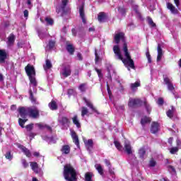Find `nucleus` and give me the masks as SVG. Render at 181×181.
Segmentation results:
<instances>
[{
  "instance_id": "nucleus-1",
  "label": "nucleus",
  "mask_w": 181,
  "mask_h": 181,
  "mask_svg": "<svg viewBox=\"0 0 181 181\" xmlns=\"http://www.w3.org/2000/svg\"><path fill=\"white\" fill-rule=\"evenodd\" d=\"M25 73L30 80V100L33 104H37L36 103V98L33 97V94H36V87H37V81H36V71H35V67L32 65H27L25 68Z\"/></svg>"
},
{
  "instance_id": "nucleus-2",
  "label": "nucleus",
  "mask_w": 181,
  "mask_h": 181,
  "mask_svg": "<svg viewBox=\"0 0 181 181\" xmlns=\"http://www.w3.org/2000/svg\"><path fill=\"white\" fill-rule=\"evenodd\" d=\"M122 50L124 52L125 58L122 57V54H121V49H119V47L118 45H115L113 47V52L115 54H116L119 60H122L124 64L129 66V67H130L131 69H135V64L134 63V60L131 59V55L128 52V46L125 42L123 45Z\"/></svg>"
},
{
  "instance_id": "nucleus-3",
  "label": "nucleus",
  "mask_w": 181,
  "mask_h": 181,
  "mask_svg": "<svg viewBox=\"0 0 181 181\" xmlns=\"http://www.w3.org/2000/svg\"><path fill=\"white\" fill-rule=\"evenodd\" d=\"M18 112L21 117V118L18 119V124L22 128H24L25 122L28 121V119H25L27 115H29L31 118H37L39 117V110L36 107H22L18 109Z\"/></svg>"
},
{
  "instance_id": "nucleus-4",
  "label": "nucleus",
  "mask_w": 181,
  "mask_h": 181,
  "mask_svg": "<svg viewBox=\"0 0 181 181\" xmlns=\"http://www.w3.org/2000/svg\"><path fill=\"white\" fill-rule=\"evenodd\" d=\"M64 179L68 181H77V171L70 164L64 167Z\"/></svg>"
},
{
  "instance_id": "nucleus-5",
  "label": "nucleus",
  "mask_w": 181,
  "mask_h": 181,
  "mask_svg": "<svg viewBox=\"0 0 181 181\" xmlns=\"http://www.w3.org/2000/svg\"><path fill=\"white\" fill-rule=\"evenodd\" d=\"M163 80L165 84H166L168 87V90H169V91H173V90H175V87L173 86V83H172V81H173L172 78H169L166 76H164Z\"/></svg>"
},
{
  "instance_id": "nucleus-6",
  "label": "nucleus",
  "mask_w": 181,
  "mask_h": 181,
  "mask_svg": "<svg viewBox=\"0 0 181 181\" xmlns=\"http://www.w3.org/2000/svg\"><path fill=\"white\" fill-rule=\"evenodd\" d=\"M30 166H31L32 170L35 172V173H37L40 175V176H42L43 175V172H42V169L39 168V165L36 162H30Z\"/></svg>"
},
{
  "instance_id": "nucleus-7",
  "label": "nucleus",
  "mask_w": 181,
  "mask_h": 181,
  "mask_svg": "<svg viewBox=\"0 0 181 181\" xmlns=\"http://www.w3.org/2000/svg\"><path fill=\"white\" fill-rule=\"evenodd\" d=\"M58 122L60 125H62V127H69V124H70V120H69V118L63 116L59 117Z\"/></svg>"
},
{
  "instance_id": "nucleus-8",
  "label": "nucleus",
  "mask_w": 181,
  "mask_h": 181,
  "mask_svg": "<svg viewBox=\"0 0 181 181\" xmlns=\"http://www.w3.org/2000/svg\"><path fill=\"white\" fill-rule=\"evenodd\" d=\"M142 100L140 99H129L128 105L129 107H135V105H142Z\"/></svg>"
},
{
  "instance_id": "nucleus-9",
  "label": "nucleus",
  "mask_w": 181,
  "mask_h": 181,
  "mask_svg": "<svg viewBox=\"0 0 181 181\" xmlns=\"http://www.w3.org/2000/svg\"><path fill=\"white\" fill-rule=\"evenodd\" d=\"M124 151L128 155L132 153V147L131 146V143L128 140L124 141Z\"/></svg>"
},
{
  "instance_id": "nucleus-10",
  "label": "nucleus",
  "mask_w": 181,
  "mask_h": 181,
  "mask_svg": "<svg viewBox=\"0 0 181 181\" xmlns=\"http://www.w3.org/2000/svg\"><path fill=\"white\" fill-rule=\"evenodd\" d=\"M7 39L6 45L8 47H12L15 43V35L13 34H11Z\"/></svg>"
},
{
  "instance_id": "nucleus-11",
  "label": "nucleus",
  "mask_w": 181,
  "mask_h": 181,
  "mask_svg": "<svg viewBox=\"0 0 181 181\" xmlns=\"http://www.w3.org/2000/svg\"><path fill=\"white\" fill-rule=\"evenodd\" d=\"M71 135L75 145H76L78 148H80V143L78 142V136H77V134H76V132L74 131L71 132Z\"/></svg>"
},
{
  "instance_id": "nucleus-12",
  "label": "nucleus",
  "mask_w": 181,
  "mask_h": 181,
  "mask_svg": "<svg viewBox=\"0 0 181 181\" xmlns=\"http://www.w3.org/2000/svg\"><path fill=\"white\" fill-rule=\"evenodd\" d=\"M18 148H19V149H21L22 151V152H23V153L28 158H30V156H32V154L30 153V151L26 147H25V146H22V145H18Z\"/></svg>"
},
{
  "instance_id": "nucleus-13",
  "label": "nucleus",
  "mask_w": 181,
  "mask_h": 181,
  "mask_svg": "<svg viewBox=\"0 0 181 181\" xmlns=\"http://www.w3.org/2000/svg\"><path fill=\"white\" fill-rule=\"evenodd\" d=\"M61 73L64 77H69L71 74V69H70V66H66L62 69Z\"/></svg>"
},
{
  "instance_id": "nucleus-14",
  "label": "nucleus",
  "mask_w": 181,
  "mask_h": 181,
  "mask_svg": "<svg viewBox=\"0 0 181 181\" xmlns=\"http://www.w3.org/2000/svg\"><path fill=\"white\" fill-rule=\"evenodd\" d=\"M8 54L5 49H0V63H4Z\"/></svg>"
},
{
  "instance_id": "nucleus-15",
  "label": "nucleus",
  "mask_w": 181,
  "mask_h": 181,
  "mask_svg": "<svg viewBox=\"0 0 181 181\" xmlns=\"http://www.w3.org/2000/svg\"><path fill=\"white\" fill-rule=\"evenodd\" d=\"M157 52H158L157 62H160V60H162V56H163V50L160 47V44L158 45Z\"/></svg>"
},
{
  "instance_id": "nucleus-16",
  "label": "nucleus",
  "mask_w": 181,
  "mask_h": 181,
  "mask_svg": "<svg viewBox=\"0 0 181 181\" xmlns=\"http://www.w3.org/2000/svg\"><path fill=\"white\" fill-rule=\"evenodd\" d=\"M67 2H69V0H62V6L60 7H57V13H60L62 11H64V8H66V6L67 5Z\"/></svg>"
},
{
  "instance_id": "nucleus-17",
  "label": "nucleus",
  "mask_w": 181,
  "mask_h": 181,
  "mask_svg": "<svg viewBox=\"0 0 181 181\" xmlns=\"http://www.w3.org/2000/svg\"><path fill=\"white\" fill-rule=\"evenodd\" d=\"M167 8L170 11L171 13H173L174 15L177 14L178 11L172 3H167Z\"/></svg>"
},
{
  "instance_id": "nucleus-18",
  "label": "nucleus",
  "mask_w": 181,
  "mask_h": 181,
  "mask_svg": "<svg viewBox=\"0 0 181 181\" xmlns=\"http://www.w3.org/2000/svg\"><path fill=\"white\" fill-rule=\"evenodd\" d=\"M119 40H124V33H119L115 35V42L118 45Z\"/></svg>"
},
{
  "instance_id": "nucleus-19",
  "label": "nucleus",
  "mask_w": 181,
  "mask_h": 181,
  "mask_svg": "<svg viewBox=\"0 0 181 181\" xmlns=\"http://www.w3.org/2000/svg\"><path fill=\"white\" fill-rule=\"evenodd\" d=\"M159 131V124L157 122H153L151 124V132L152 134H156Z\"/></svg>"
},
{
  "instance_id": "nucleus-20",
  "label": "nucleus",
  "mask_w": 181,
  "mask_h": 181,
  "mask_svg": "<svg viewBox=\"0 0 181 181\" xmlns=\"http://www.w3.org/2000/svg\"><path fill=\"white\" fill-rule=\"evenodd\" d=\"M35 126L37 127L40 129H45V128H46L48 131H49V132H52V127L45 125L43 123H37Z\"/></svg>"
},
{
  "instance_id": "nucleus-21",
  "label": "nucleus",
  "mask_w": 181,
  "mask_h": 181,
  "mask_svg": "<svg viewBox=\"0 0 181 181\" xmlns=\"http://www.w3.org/2000/svg\"><path fill=\"white\" fill-rule=\"evenodd\" d=\"M79 14L83 23H86V17L84 14V6L82 5L79 7Z\"/></svg>"
},
{
  "instance_id": "nucleus-22",
  "label": "nucleus",
  "mask_w": 181,
  "mask_h": 181,
  "mask_svg": "<svg viewBox=\"0 0 181 181\" xmlns=\"http://www.w3.org/2000/svg\"><path fill=\"white\" fill-rule=\"evenodd\" d=\"M95 168L101 176L104 175V169L103 168V166H101V164H95Z\"/></svg>"
},
{
  "instance_id": "nucleus-23",
  "label": "nucleus",
  "mask_w": 181,
  "mask_h": 181,
  "mask_svg": "<svg viewBox=\"0 0 181 181\" xmlns=\"http://www.w3.org/2000/svg\"><path fill=\"white\" fill-rule=\"evenodd\" d=\"M141 86V82L140 81H136L134 83H131L130 87L132 91H136L138 89V87Z\"/></svg>"
},
{
  "instance_id": "nucleus-24",
  "label": "nucleus",
  "mask_w": 181,
  "mask_h": 181,
  "mask_svg": "<svg viewBox=\"0 0 181 181\" xmlns=\"http://www.w3.org/2000/svg\"><path fill=\"white\" fill-rule=\"evenodd\" d=\"M72 121H73V124H74V125H76L77 128L81 127V124H80V122L78 121V117H77V115H75L72 118Z\"/></svg>"
},
{
  "instance_id": "nucleus-25",
  "label": "nucleus",
  "mask_w": 181,
  "mask_h": 181,
  "mask_svg": "<svg viewBox=\"0 0 181 181\" xmlns=\"http://www.w3.org/2000/svg\"><path fill=\"white\" fill-rule=\"evenodd\" d=\"M87 88H88L87 83H81L78 86V90L81 91V93H86V91H87Z\"/></svg>"
},
{
  "instance_id": "nucleus-26",
  "label": "nucleus",
  "mask_w": 181,
  "mask_h": 181,
  "mask_svg": "<svg viewBox=\"0 0 181 181\" xmlns=\"http://www.w3.org/2000/svg\"><path fill=\"white\" fill-rule=\"evenodd\" d=\"M61 151L62 153H65V155H67L70 153V146L69 145L63 146Z\"/></svg>"
},
{
  "instance_id": "nucleus-27",
  "label": "nucleus",
  "mask_w": 181,
  "mask_h": 181,
  "mask_svg": "<svg viewBox=\"0 0 181 181\" xmlns=\"http://www.w3.org/2000/svg\"><path fill=\"white\" fill-rule=\"evenodd\" d=\"M44 67V70L47 71L49 70V69H52V62H50V60L47 59L45 61V64L43 65Z\"/></svg>"
},
{
  "instance_id": "nucleus-28",
  "label": "nucleus",
  "mask_w": 181,
  "mask_h": 181,
  "mask_svg": "<svg viewBox=\"0 0 181 181\" xmlns=\"http://www.w3.org/2000/svg\"><path fill=\"white\" fill-rule=\"evenodd\" d=\"M84 142L88 151H91V149H93V141L91 139H89L87 141Z\"/></svg>"
},
{
  "instance_id": "nucleus-29",
  "label": "nucleus",
  "mask_w": 181,
  "mask_h": 181,
  "mask_svg": "<svg viewBox=\"0 0 181 181\" xmlns=\"http://www.w3.org/2000/svg\"><path fill=\"white\" fill-rule=\"evenodd\" d=\"M49 107L50 110H52V111L57 110V104L56 103V101L52 100V102L49 104Z\"/></svg>"
},
{
  "instance_id": "nucleus-30",
  "label": "nucleus",
  "mask_w": 181,
  "mask_h": 181,
  "mask_svg": "<svg viewBox=\"0 0 181 181\" xmlns=\"http://www.w3.org/2000/svg\"><path fill=\"white\" fill-rule=\"evenodd\" d=\"M144 105L146 107V110L148 112V114H151V111H152V108L151 107V106L148 104V103L146 102V100H144L143 102Z\"/></svg>"
},
{
  "instance_id": "nucleus-31",
  "label": "nucleus",
  "mask_w": 181,
  "mask_h": 181,
  "mask_svg": "<svg viewBox=\"0 0 181 181\" xmlns=\"http://www.w3.org/2000/svg\"><path fill=\"white\" fill-rule=\"evenodd\" d=\"M87 107H89V108H90V110H92L93 111H94V110H95L94 108V106L93 105V103H91V101H90L88 99L83 98Z\"/></svg>"
},
{
  "instance_id": "nucleus-32",
  "label": "nucleus",
  "mask_w": 181,
  "mask_h": 181,
  "mask_svg": "<svg viewBox=\"0 0 181 181\" xmlns=\"http://www.w3.org/2000/svg\"><path fill=\"white\" fill-rule=\"evenodd\" d=\"M66 50L70 53V54H73V53H74V47L71 44H68L66 45Z\"/></svg>"
},
{
  "instance_id": "nucleus-33",
  "label": "nucleus",
  "mask_w": 181,
  "mask_h": 181,
  "mask_svg": "<svg viewBox=\"0 0 181 181\" xmlns=\"http://www.w3.org/2000/svg\"><path fill=\"white\" fill-rule=\"evenodd\" d=\"M98 21L99 22H104L105 21V13H100L98 16Z\"/></svg>"
},
{
  "instance_id": "nucleus-34",
  "label": "nucleus",
  "mask_w": 181,
  "mask_h": 181,
  "mask_svg": "<svg viewBox=\"0 0 181 181\" xmlns=\"http://www.w3.org/2000/svg\"><path fill=\"white\" fill-rule=\"evenodd\" d=\"M151 122V119L149 117H144L141 119V125H145V124H149Z\"/></svg>"
},
{
  "instance_id": "nucleus-35",
  "label": "nucleus",
  "mask_w": 181,
  "mask_h": 181,
  "mask_svg": "<svg viewBox=\"0 0 181 181\" xmlns=\"http://www.w3.org/2000/svg\"><path fill=\"white\" fill-rule=\"evenodd\" d=\"M175 107H173V106H172L171 110H169L167 112V116L169 118H172L173 117V113L175 112Z\"/></svg>"
},
{
  "instance_id": "nucleus-36",
  "label": "nucleus",
  "mask_w": 181,
  "mask_h": 181,
  "mask_svg": "<svg viewBox=\"0 0 181 181\" xmlns=\"http://www.w3.org/2000/svg\"><path fill=\"white\" fill-rule=\"evenodd\" d=\"M147 21H148V25H150L151 26V28H155V26H156V24H155V23H153V21L152 20V18L151 17H147Z\"/></svg>"
},
{
  "instance_id": "nucleus-37",
  "label": "nucleus",
  "mask_w": 181,
  "mask_h": 181,
  "mask_svg": "<svg viewBox=\"0 0 181 181\" xmlns=\"http://www.w3.org/2000/svg\"><path fill=\"white\" fill-rule=\"evenodd\" d=\"M139 154L140 158L144 159V156H145V148H140L139 151Z\"/></svg>"
},
{
  "instance_id": "nucleus-38",
  "label": "nucleus",
  "mask_w": 181,
  "mask_h": 181,
  "mask_svg": "<svg viewBox=\"0 0 181 181\" xmlns=\"http://www.w3.org/2000/svg\"><path fill=\"white\" fill-rule=\"evenodd\" d=\"M87 114H88V109H87V107H83L81 110L82 117H84V115H87Z\"/></svg>"
},
{
  "instance_id": "nucleus-39",
  "label": "nucleus",
  "mask_w": 181,
  "mask_h": 181,
  "mask_svg": "<svg viewBox=\"0 0 181 181\" xmlns=\"http://www.w3.org/2000/svg\"><path fill=\"white\" fill-rule=\"evenodd\" d=\"M114 144H115V146H116L117 149H118V151L122 150V146H121V144H119V142L115 141Z\"/></svg>"
},
{
  "instance_id": "nucleus-40",
  "label": "nucleus",
  "mask_w": 181,
  "mask_h": 181,
  "mask_svg": "<svg viewBox=\"0 0 181 181\" xmlns=\"http://www.w3.org/2000/svg\"><path fill=\"white\" fill-rule=\"evenodd\" d=\"M118 12L122 16H124V15H125V12H127V11L125 10V8L124 7H119L118 8Z\"/></svg>"
},
{
  "instance_id": "nucleus-41",
  "label": "nucleus",
  "mask_w": 181,
  "mask_h": 181,
  "mask_svg": "<svg viewBox=\"0 0 181 181\" xmlns=\"http://www.w3.org/2000/svg\"><path fill=\"white\" fill-rule=\"evenodd\" d=\"M178 151H179V148H177V147H173V148H170V152L173 155H175V153L178 152Z\"/></svg>"
},
{
  "instance_id": "nucleus-42",
  "label": "nucleus",
  "mask_w": 181,
  "mask_h": 181,
  "mask_svg": "<svg viewBox=\"0 0 181 181\" xmlns=\"http://www.w3.org/2000/svg\"><path fill=\"white\" fill-rule=\"evenodd\" d=\"M156 165V161L153 158H151L149 162V166L151 168L155 167Z\"/></svg>"
},
{
  "instance_id": "nucleus-43",
  "label": "nucleus",
  "mask_w": 181,
  "mask_h": 181,
  "mask_svg": "<svg viewBox=\"0 0 181 181\" xmlns=\"http://www.w3.org/2000/svg\"><path fill=\"white\" fill-rule=\"evenodd\" d=\"M45 22H47V25H53V19L51 18L47 17L45 18Z\"/></svg>"
},
{
  "instance_id": "nucleus-44",
  "label": "nucleus",
  "mask_w": 181,
  "mask_h": 181,
  "mask_svg": "<svg viewBox=\"0 0 181 181\" xmlns=\"http://www.w3.org/2000/svg\"><path fill=\"white\" fill-rule=\"evenodd\" d=\"M146 56L148 59V63H152V60L151 59V54H149L148 51L146 53Z\"/></svg>"
},
{
  "instance_id": "nucleus-45",
  "label": "nucleus",
  "mask_w": 181,
  "mask_h": 181,
  "mask_svg": "<svg viewBox=\"0 0 181 181\" xmlns=\"http://www.w3.org/2000/svg\"><path fill=\"white\" fill-rule=\"evenodd\" d=\"M21 162L23 165V168H28V166H29V164L26 162V160L23 159Z\"/></svg>"
},
{
  "instance_id": "nucleus-46",
  "label": "nucleus",
  "mask_w": 181,
  "mask_h": 181,
  "mask_svg": "<svg viewBox=\"0 0 181 181\" xmlns=\"http://www.w3.org/2000/svg\"><path fill=\"white\" fill-rule=\"evenodd\" d=\"M157 104L158 105H163V98H159L158 101H157Z\"/></svg>"
},
{
  "instance_id": "nucleus-47",
  "label": "nucleus",
  "mask_w": 181,
  "mask_h": 181,
  "mask_svg": "<svg viewBox=\"0 0 181 181\" xmlns=\"http://www.w3.org/2000/svg\"><path fill=\"white\" fill-rule=\"evenodd\" d=\"M26 129L28 131H32V129H33V124H28L26 127H25Z\"/></svg>"
},
{
  "instance_id": "nucleus-48",
  "label": "nucleus",
  "mask_w": 181,
  "mask_h": 181,
  "mask_svg": "<svg viewBox=\"0 0 181 181\" xmlns=\"http://www.w3.org/2000/svg\"><path fill=\"white\" fill-rule=\"evenodd\" d=\"M6 159H9V160L12 159V155H11V152H7L6 153Z\"/></svg>"
},
{
  "instance_id": "nucleus-49",
  "label": "nucleus",
  "mask_w": 181,
  "mask_h": 181,
  "mask_svg": "<svg viewBox=\"0 0 181 181\" xmlns=\"http://www.w3.org/2000/svg\"><path fill=\"white\" fill-rule=\"evenodd\" d=\"M95 63H98V61L100 60V57H98V54L97 53V50L95 52Z\"/></svg>"
},
{
  "instance_id": "nucleus-50",
  "label": "nucleus",
  "mask_w": 181,
  "mask_h": 181,
  "mask_svg": "<svg viewBox=\"0 0 181 181\" xmlns=\"http://www.w3.org/2000/svg\"><path fill=\"white\" fill-rule=\"evenodd\" d=\"M54 47V41H49V48L53 49Z\"/></svg>"
},
{
  "instance_id": "nucleus-51",
  "label": "nucleus",
  "mask_w": 181,
  "mask_h": 181,
  "mask_svg": "<svg viewBox=\"0 0 181 181\" xmlns=\"http://www.w3.org/2000/svg\"><path fill=\"white\" fill-rule=\"evenodd\" d=\"M134 11H135L136 13H139V11H138V6L137 5H133L132 6Z\"/></svg>"
},
{
  "instance_id": "nucleus-52",
  "label": "nucleus",
  "mask_w": 181,
  "mask_h": 181,
  "mask_svg": "<svg viewBox=\"0 0 181 181\" xmlns=\"http://www.w3.org/2000/svg\"><path fill=\"white\" fill-rule=\"evenodd\" d=\"M109 173H110V175H111L112 176L115 175L114 169L112 168L111 167H109Z\"/></svg>"
},
{
  "instance_id": "nucleus-53",
  "label": "nucleus",
  "mask_w": 181,
  "mask_h": 181,
  "mask_svg": "<svg viewBox=\"0 0 181 181\" xmlns=\"http://www.w3.org/2000/svg\"><path fill=\"white\" fill-rule=\"evenodd\" d=\"M105 163L107 166H108V168H111V163H110V161L108 160L105 159Z\"/></svg>"
},
{
  "instance_id": "nucleus-54",
  "label": "nucleus",
  "mask_w": 181,
  "mask_h": 181,
  "mask_svg": "<svg viewBox=\"0 0 181 181\" xmlns=\"http://www.w3.org/2000/svg\"><path fill=\"white\" fill-rule=\"evenodd\" d=\"M23 13H24V18H28L29 16V11L28 10H25Z\"/></svg>"
},
{
  "instance_id": "nucleus-55",
  "label": "nucleus",
  "mask_w": 181,
  "mask_h": 181,
  "mask_svg": "<svg viewBox=\"0 0 181 181\" xmlns=\"http://www.w3.org/2000/svg\"><path fill=\"white\" fill-rule=\"evenodd\" d=\"M95 71H97L98 76L100 77V78H101V77H103V74H101V70L100 69H95Z\"/></svg>"
},
{
  "instance_id": "nucleus-56",
  "label": "nucleus",
  "mask_w": 181,
  "mask_h": 181,
  "mask_svg": "<svg viewBox=\"0 0 181 181\" xmlns=\"http://www.w3.org/2000/svg\"><path fill=\"white\" fill-rule=\"evenodd\" d=\"M27 4L28 5V8L30 9L32 8V1L31 0L27 1Z\"/></svg>"
},
{
  "instance_id": "nucleus-57",
  "label": "nucleus",
  "mask_w": 181,
  "mask_h": 181,
  "mask_svg": "<svg viewBox=\"0 0 181 181\" xmlns=\"http://www.w3.org/2000/svg\"><path fill=\"white\" fill-rule=\"evenodd\" d=\"M174 2L177 6V8H179V5H180V1L179 0H174Z\"/></svg>"
},
{
  "instance_id": "nucleus-58",
  "label": "nucleus",
  "mask_w": 181,
  "mask_h": 181,
  "mask_svg": "<svg viewBox=\"0 0 181 181\" xmlns=\"http://www.w3.org/2000/svg\"><path fill=\"white\" fill-rule=\"evenodd\" d=\"M177 146L180 149H181V141L180 140H177Z\"/></svg>"
},
{
  "instance_id": "nucleus-59",
  "label": "nucleus",
  "mask_w": 181,
  "mask_h": 181,
  "mask_svg": "<svg viewBox=\"0 0 181 181\" xmlns=\"http://www.w3.org/2000/svg\"><path fill=\"white\" fill-rule=\"evenodd\" d=\"M169 170H170L171 172H173L174 173H176V170H175V168L172 166L169 167Z\"/></svg>"
},
{
  "instance_id": "nucleus-60",
  "label": "nucleus",
  "mask_w": 181,
  "mask_h": 181,
  "mask_svg": "<svg viewBox=\"0 0 181 181\" xmlns=\"http://www.w3.org/2000/svg\"><path fill=\"white\" fill-rule=\"evenodd\" d=\"M77 58L78 60H83V57L81 56V54L80 53H78Z\"/></svg>"
},
{
  "instance_id": "nucleus-61",
  "label": "nucleus",
  "mask_w": 181,
  "mask_h": 181,
  "mask_svg": "<svg viewBox=\"0 0 181 181\" xmlns=\"http://www.w3.org/2000/svg\"><path fill=\"white\" fill-rule=\"evenodd\" d=\"M173 142V138L170 137V139H168V144H170V145H172Z\"/></svg>"
},
{
  "instance_id": "nucleus-62",
  "label": "nucleus",
  "mask_w": 181,
  "mask_h": 181,
  "mask_svg": "<svg viewBox=\"0 0 181 181\" xmlns=\"http://www.w3.org/2000/svg\"><path fill=\"white\" fill-rule=\"evenodd\" d=\"M11 110H12V111H15V110H16V105H11Z\"/></svg>"
},
{
  "instance_id": "nucleus-63",
  "label": "nucleus",
  "mask_w": 181,
  "mask_h": 181,
  "mask_svg": "<svg viewBox=\"0 0 181 181\" xmlns=\"http://www.w3.org/2000/svg\"><path fill=\"white\" fill-rule=\"evenodd\" d=\"M107 88L108 94L110 95V94H111V90H110V85H108V83L107 84Z\"/></svg>"
},
{
  "instance_id": "nucleus-64",
  "label": "nucleus",
  "mask_w": 181,
  "mask_h": 181,
  "mask_svg": "<svg viewBox=\"0 0 181 181\" xmlns=\"http://www.w3.org/2000/svg\"><path fill=\"white\" fill-rule=\"evenodd\" d=\"M33 155H34V156L37 157V156H39L40 153H39V152H34Z\"/></svg>"
}]
</instances>
